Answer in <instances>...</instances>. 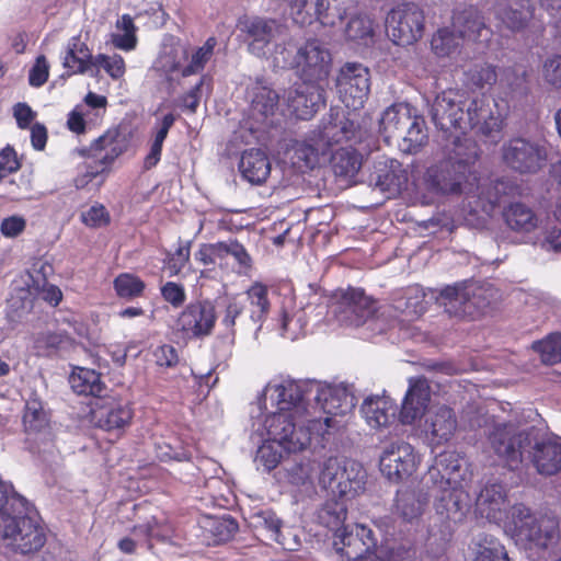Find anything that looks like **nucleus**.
Segmentation results:
<instances>
[{"label":"nucleus","instance_id":"obj_35","mask_svg":"<svg viewBox=\"0 0 561 561\" xmlns=\"http://www.w3.org/2000/svg\"><path fill=\"white\" fill-rule=\"evenodd\" d=\"M69 383L80 396L101 398L106 391L101 374L90 368L77 367L69 377Z\"/></svg>","mask_w":561,"mask_h":561},{"label":"nucleus","instance_id":"obj_31","mask_svg":"<svg viewBox=\"0 0 561 561\" xmlns=\"http://www.w3.org/2000/svg\"><path fill=\"white\" fill-rule=\"evenodd\" d=\"M23 426L27 435L46 436L49 434V416L45 403L36 392H31L25 401Z\"/></svg>","mask_w":561,"mask_h":561},{"label":"nucleus","instance_id":"obj_11","mask_svg":"<svg viewBox=\"0 0 561 561\" xmlns=\"http://www.w3.org/2000/svg\"><path fill=\"white\" fill-rule=\"evenodd\" d=\"M503 163L514 172L535 174L548 161V149L543 141L527 137H513L501 147Z\"/></svg>","mask_w":561,"mask_h":561},{"label":"nucleus","instance_id":"obj_45","mask_svg":"<svg viewBox=\"0 0 561 561\" xmlns=\"http://www.w3.org/2000/svg\"><path fill=\"white\" fill-rule=\"evenodd\" d=\"M263 443L259 446L254 463L257 470L262 472H271L275 469L283 458V453L286 451L284 444L270 438H262Z\"/></svg>","mask_w":561,"mask_h":561},{"label":"nucleus","instance_id":"obj_64","mask_svg":"<svg viewBox=\"0 0 561 561\" xmlns=\"http://www.w3.org/2000/svg\"><path fill=\"white\" fill-rule=\"evenodd\" d=\"M65 335L59 332L46 331L38 333L35 337V347L38 350H45L46 354L56 351L64 343Z\"/></svg>","mask_w":561,"mask_h":561},{"label":"nucleus","instance_id":"obj_36","mask_svg":"<svg viewBox=\"0 0 561 561\" xmlns=\"http://www.w3.org/2000/svg\"><path fill=\"white\" fill-rule=\"evenodd\" d=\"M415 469V456L410 444H401L388 450V479L402 480Z\"/></svg>","mask_w":561,"mask_h":561},{"label":"nucleus","instance_id":"obj_4","mask_svg":"<svg viewBox=\"0 0 561 561\" xmlns=\"http://www.w3.org/2000/svg\"><path fill=\"white\" fill-rule=\"evenodd\" d=\"M335 320L344 327L362 328L364 339L382 342L386 316L380 304L364 289L348 287L335 296L331 305Z\"/></svg>","mask_w":561,"mask_h":561},{"label":"nucleus","instance_id":"obj_47","mask_svg":"<svg viewBox=\"0 0 561 561\" xmlns=\"http://www.w3.org/2000/svg\"><path fill=\"white\" fill-rule=\"evenodd\" d=\"M407 134L399 142V149L403 153L414 154L426 145L428 136L424 129V119L414 116V121L407 127Z\"/></svg>","mask_w":561,"mask_h":561},{"label":"nucleus","instance_id":"obj_59","mask_svg":"<svg viewBox=\"0 0 561 561\" xmlns=\"http://www.w3.org/2000/svg\"><path fill=\"white\" fill-rule=\"evenodd\" d=\"M414 121L412 108L407 103H398L388 107V123H391L397 130H403Z\"/></svg>","mask_w":561,"mask_h":561},{"label":"nucleus","instance_id":"obj_28","mask_svg":"<svg viewBox=\"0 0 561 561\" xmlns=\"http://www.w3.org/2000/svg\"><path fill=\"white\" fill-rule=\"evenodd\" d=\"M430 386L426 379L416 378L411 380L400 412L401 422L411 424L421 416L430 402Z\"/></svg>","mask_w":561,"mask_h":561},{"label":"nucleus","instance_id":"obj_19","mask_svg":"<svg viewBox=\"0 0 561 561\" xmlns=\"http://www.w3.org/2000/svg\"><path fill=\"white\" fill-rule=\"evenodd\" d=\"M217 314L209 300H196L187 304L180 312L175 327L185 337L199 339L211 333Z\"/></svg>","mask_w":561,"mask_h":561},{"label":"nucleus","instance_id":"obj_32","mask_svg":"<svg viewBox=\"0 0 561 561\" xmlns=\"http://www.w3.org/2000/svg\"><path fill=\"white\" fill-rule=\"evenodd\" d=\"M367 473L362 463L352 459L343 460L341 478L336 483L334 496L351 499L365 490Z\"/></svg>","mask_w":561,"mask_h":561},{"label":"nucleus","instance_id":"obj_42","mask_svg":"<svg viewBox=\"0 0 561 561\" xmlns=\"http://www.w3.org/2000/svg\"><path fill=\"white\" fill-rule=\"evenodd\" d=\"M344 499L332 495V499H328L318 511L319 523L335 533L344 526L346 518L347 507Z\"/></svg>","mask_w":561,"mask_h":561},{"label":"nucleus","instance_id":"obj_27","mask_svg":"<svg viewBox=\"0 0 561 561\" xmlns=\"http://www.w3.org/2000/svg\"><path fill=\"white\" fill-rule=\"evenodd\" d=\"M534 16V5L530 0H497L495 18L510 31L524 30Z\"/></svg>","mask_w":561,"mask_h":561},{"label":"nucleus","instance_id":"obj_20","mask_svg":"<svg viewBox=\"0 0 561 561\" xmlns=\"http://www.w3.org/2000/svg\"><path fill=\"white\" fill-rule=\"evenodd\" d=\"M127 147L126 136L117 129H110L104 135L94 139L90 147L81 148L79 150L80 154L93 157L99 162L95 169L91 165L87 167V176L93 179L104 172L116 158L127 150Z\"/></svg>","mask_w":561,"mask_h":561},{"label":"nucleus","instance_id":"obj_23","mask_svg":"<svg viewBox=\"0 0 561 561\" xmlns=\"http://www.w3.org/2000/svg\"><path fill=\"white\" fill-rule=\"evenodd\" d=\"M134 411L128 403L114 399H102L91 412L95 427L121 435L131 424Z\"/></svg>","mask_w":561,"mask_h":561},{"label":"nucleus","instance_id":"obj_62","mask_svg":"<svg viewBox=\"0 0 561 561\" xmlns=\"http://www.w3.org/2000/svg\"><path fill=\"white\" fill-rule=\"evenodd\" d=\"M542 77L548 84L561 89V55L548 57L543 61Z\"/></svg>","mask_w":561,"mask_h":561},{"label":"nucleus","instance_id":"obj_26","mask_svg":"<svg viewBox=\"0 0 561 561\" xmlns=\"http://www.w3.org/2000/svg\"><path fill=\"white\" fill-rule=\"evenodd\" d=\"M471 182H473V191L470 195H467L471 210L490 215L500 203L501 196L505 194L506 183L500 180L495 182L483 180V182H480L476 174H473Z\"/></svg>","mask_w":561,"mask_h":561},{"label":"nucleus","instance_id":"obj_33","mask_svg":"<svg viewBox=\"0 0 561 561\" xmlns=\"http://www.w3.org/2000/svg\"><path fill=\"white\" fill-rule=\"evenodd\" d=\"M457 427L456 417L451 409L442 405L430 411L425 419V432L431 435L432 440L439 445L448 442Z\"/></svg>","mask_w":561,"mask_h":561},{"label":"nucleus","instance_id":"obj_60","mask_svg":"<svg viewBox=\"0 0 561 561\" xmlns=\"http://www.w3.org/2000/svg\"><path fill=\"white\" fill-rule=\"evenodd\" d=\"M162 299L174 309L181 308L186 300V291L182 284L176 282H165L160 287Z\"/></svg>","mask_w":561,"mask_h":561},{"label":"nucleus","instance_id":"obj_13","mask_svg":"<svg viewBox=\"0 0 561 561\" xmlns=\"http://www.w3.org/2000/svg\"><path fill=\"white\" fill-rule=\"evenodd\" d=\"M488 446L511 469L519 466L526 455L530 434L518 431L512 423H493L488 431Z\"/></svg>","mask_w":561,"mask_h":561},{"label":"nucleus","instance_id":"obj_63","mask_svg":"<svg viewBox=\"0 0 561 561\" xmlns=\"http://www.w3.org/2000/svg\"><path fill=\"white\" fill-rule=\"evenodd\" d=\"M51 271L53 266L47 263L34 264L27 273L25 286H32L35 293H39L41 288L48 284L47 278Z\"/></svg>","mask_w":561,"mask_h":561},{"label":"nucleus","instance_id":"obj_14","mask_svg":"<svg viewBox=\"0 0 561 561\" xmlns=\"http://www.w3.org/2000/svg\"><path fill=\"white\" fill-rule=\"evenodd\" d=\"M311 387V391L313 392L312 409H318L328 414L327 417L332 420L330 431L334 427V420L331 415H345L353 411L358 402L356 389L353 383H329L313 380Z\"/></svg>","mask_w":561,"mask_h":561},{"label":"nucleus","instance_id":"obj_58","mask_svg":"<svg viewBox=\"0 0 561 561\" xmlns=\"http://www.w3.org/2000/svg\"><path fill=\"white\" fill-rule=\"evenodd\" d=\"M93 66L103 68L115 80L122 78L125 73V61L119 55L99 54L94 57Z\"/></svg>","mask_w":561,"mask_h":561},{"label":"nucleus","instance_id":"obj_1","mask_svg":"<svg viewBox=\"0 0 561 561\" xmlns=\"http://www.w3.org/2000/svg\"><path fill=\"white\" fill-rule=\"evenodd\" d=\"M432 121L436 127L448 131L459 129L462 134L468 130L497 142L501 138L504 119L495 103L488 99H468L465 92L447 90L438 94L431 106Z\"/></svg>","mask_w":561,"mask_h":561},{"label":"nucleus","instance_id":"obj_51","mask_svg":"<svg viewBox=\"0 0 561 561\" xmlns=\"http://www.w3.org/2000/svg\"><path fill=\"white\" fill-rule=\"evenodd\" d=\"M113 287L119 298L131 300L142 296L146 284L135 274L121 273L114 278Z\"/></svg>","mask_w":561,"mask_h":561},{"label":"nucleus","instance_id":"obj_8","mask_svg":"<svg viewBox=\"0 0 561 561\" xmlns=\"http://www.w3.org/2000/svg\"><path fill=\"white\" fill-rule=\"evenodd\" d=\"M312 385L313 380L273 379L257 397L256 409L268 410L270 404L271 408H277V411H285L296 419H301L310 414L312 409Z\"/></svg>","mask_w":561,"mask_h":561},{"label":"nucleus","instance_id":"obj_53","mask_svg":"<svg viewBox=\"0 0 561 561\" xmlns=\"http://www.w3.org/2000/svg\"><path fill=\"white\" fill-rule=\"evenodd\" d=\"M465 76L467 83L478 89L491 87L497 81L496 68L488 62L472 65Z\"/></svg>","mask_w":561,"mask_h":561},{"label":"nucleus","instance_id":"obj_17","mask_svg":"<svg viewBox=\"0 0 561 561\" xmlns=\"http://www.w3.org/2000/svg\"><path fill=\"white\" fill-rule=\"evenodd\" d=\"M335 87L345 107L352 111L362 108L369 92L368 69L357 62L345 64L336 77Z\"/></svg>","mask_w":561,"mask_h":561},{"label":"nucleus","instance_id":"obj_52","mask_svg":"<svg viewBox=\"0 0 561 561\" xmlns=\"http://www.w3.org/2000/svg\"><path fill=\"white\" fill-rule=\"evenodd\" d=\"M217 44V38L215 36H210L202 46L197 47L192 54L190 62L182 69V76L190 77L201 73L204 70L206 64L213 57Z\"/></svg>","mask_w":561,"mask_h":561},{"label":"nucleus","instance_id":"obj_21","mask_svg":"<svg viewBox=\"0 0 561 561\" xmlns=\"http://www.w3.org/2000/svg\"><path fill=\"white\" fill-rule=\"evenodd\" d=\"M525 458L540 476H554L561 471V437L557 435L536 438L530 435Z\"/></svg>","mask_w":561,"mask_h":561},{"label":"nucleus","instance_id":"obj_46","mask_svg":"<svg viewBox=\"0 0 561 561\" xmlns=\"http://www.w3.org/2000/svg\"><path fill=\"white\" fill-rule=\"evenodd\" d=\"M388 168L390 169V171H388V199L394 198L403 192H409V195L415 197L413 182L419 181V179L413 176L410 183L407 169H403L401 163L397 160H391Z\"/></svg>","mask_w":561,"mask_h":561},{"label":"nucleus","instance_id":"obj_50","mask_svg":"<svg viewBox=\"0 0 561 561\" xmlns=\"http://www.w3.org/2000/svg\"><path fill=\"white\" fill-rule=\"evenodd\" d=\"M204 527L213 535L216 543L230 540L239 529L237 520L230 515L208 517Z\"/></svg>","mask_w":561,"mask_h":561},{"label":"nucleus","instance_id":"obj_22","mask_svg":"<svg viewBox=\"0 0 561 561\" xmlns=\"http://www.w3.org/2000/svg\"><path fill=\"white\" fill-rule=\"evenodd\" d=\"M321 83L301 81L288 91L286 99L288 108L298 119H310L325 105V90Z\"/></svg>","mask_w":561,"mask_h":561},{"label":"nucleus","instance_id":"obj_12","mask_svg":"<svg viewBox=\"0 0 561 561\" xmlns=\"http://www.w3.org/2000/svg\"><path fill=\"white\" fill-rule=\"evenodd\" d=\"M333 546L347 561H386L376 554L378 538L375 531L363 524L342 526L334 535Z\"/></svg>","mask_w":561,"mask_h":561},{"label":"nucleus","instance_id":"obj_3","mask_svg":"<svg viewBox=\"0 0 561 561\" xmlns=\"http://www.w3.org/2000/svg\"><path fill=\"white\" fill-rule=\"evenodd\" d=\"M250 417L252 432L261 438H270L284 444L286 453H298L306 449L311 442L324 447L330 440V417H313L304 426L299 419L289 415L277 408L268 410L256 409V402L251 404Z\"/></svg>","mask_w":561,"mask_h":561},{"label":"nucleus","instance_id":"obj_30","mask_svg":"<svg viewBox=\"0 0 561 561\" xmlns=\"http://www.w3.org/2000/svg\"><path fill=\"white\" fill-rule=\"evenodd\" d=\"M505 225L518 233H530L539 228L540 218L535 210L523 202H511L502 211Z\"/></svg>","mask_w":561,"mask_h":561},{"label":"nucleus","instance_id":"obj_44","mask_svg":"<svg viewBox=\"0 0 561 561\" xmlns=\"http://www.w3.org/2000/svg\"><path fill=\"white\" fill-rule=\"evenodd\" d=\"M360 414L371 430L386 426V389L381 394L368 396L360 405Z\"/></svg>","mask_w":561,"mask_h":561},{"label":"nucleus","instance_id":"obj_55","mask_svg":"<svg viewBox=\"0 0 561 561\" xmlns=\"http://www.w3.org/2000/svg\"><path fill=\"white\" fill-rule=\"evenodd\" d=\"M533 348L540 354L542 363L557 364L561 362V334H550L545 340L535 342Z\"/></svg>","mask_w":561,"mask_h":561},{"label":"nucleus","instance_id":"obj_34","mask_svg":"<svg viewBox=\"0 0 561 561\" xmlns=\"http://www.w3.org/2000/svg\"><path fill=\"white\" fill-rule=\"evenodd\" d=\"M250 114L256 122H264L274 115L279 95L262 82H256L249 91Z\"/></svg>","mask_w":561,"mask_h":561},{"label":"nucleus","instance_id":"obj_56","mask_svg":"<svg viewBox=\"0 0 561 561\" xmlns=\"http://www.w3.org/2000/svg\"><path fill=\"white\" fill-rule=\"evenodd\" d=\"M192 241H179V247L165 259V270L170 277L178 276L190 261Z\"/></svg>","mask_w":561,"mask_h":561},{"label":"nucleus","instance_id":"obj_10","mask_svg":"<svg viewBox=\"0 0 561 561\" xmlns=\"http://www.w3.org/2000/svg\"><path fill=\"white\" fill-rule=\"evenodd\" d=\"M491 291V288L474 283H458L442 289L438 302L449 316L474 320L488 310Z\"/></svg>","mask_w":561,"mask_h":561},{"label":"nucleus","instance_id":"obj_57","mask_svg":"<svg viewBox=\"0 0 561 561\" xmlns=\"http://www.w3.org/2000/svg\"><path fill=\"white\" fill-rule=\"evenodd\" d=\"M243 310V296L232 297L228 299L225 312L221 317V324L229 333L234 336L236 327L241 328V316Z\"/></svg>","mask_w":561,"mask_h":561},{"label":"nucleus","instance_id":"obj_18","mask_svg":"<svg viewBox=\"0 0 561 561\" xmlns=\"http://www.w3.org/2000/svg\"><path fill=\"white\" fill-rule=\"evenodd\" d=\"M451 27L462 41L476 44L480 50L489 47L493 36L484 13L474 5L455 9L451 15Z\"/></svg>","mask_w":561,"mask_h":561},{"label":"nucleus","instance_id":"obj_15","mask_svg":"<svg viewBox=\"0 0 561 561\" xmlns=\"http://www.w3.org/2000/svg\"><path fill=\"white\" fill-rule=\"evenodd\" d=\"M291 67L301 81L324 82L332 68V55L318 39L306 41L296 51Z\"/></svg>","mask_w":561,"mask_h":561},{"label":"nucleus","instance_id":"obj_48","mask_svg":"<svg viewBox=\"0 0 561 561\" xmlns=\"http://www.w3.org/2000/svg\"><path fill=\"white\" fill-rule=\"evenodd\" d=\"M253 525L267 533L268 539L286 548V539L282 534V519L272 510H261L253 515Z\"/></svg>","mask_w":561,"mask_h":561},{"label":"nucleus","instance_id":"obj_54","mask_svg":"<svg viewBox=\"0 0 561 561\" xmlns=\"http://www.w3.org/2000/svg\"><path fill=\"white\" fill-rule=\"evenodd\" d=\"M343 460L337 457H329L320 466L319 484L334 496L336 483L341 478Z\"/></svg>","mask_w":561,"mask_h":561},{"label":"nucleus","instance_id":"obj_43","mask_svg":"<svg viewBox=\"0 0 561 561\" xmlns=\"http://www.w3.org/2000/svg\"><path fill=\"white\" fill-rule=\"evenodd\" d=\"M462 461L455 453H443L435 459V463L430 468L431 478L439 474L447 484L456 486L460 481V469Z\"/></svg>","mask_w":561,"mask_h":561},{"label":"nucleus","instance_id":"obj_49","mask_svg":"<svg viewBox=\"0 0 561 561\" xmlns=\"http://www.w3.org/2000/svg\"><path fill=\"white\" fill-rule=\"evenodd\" d=\"M461 41L451 26L443 27L433 35L431 46L438 57H448L458 51Z\"/></svg>","mask_w":561,"mask_h":561},{"label":"nucleus","instance_id":"obj_16","mask_svg":"<svg viewBox=\"0 0 561 561\" xmlns=\"http://www.w3.org/2000/svg\"><path fill=\"white\" fill-rule=\"evenodd\" d=\"M388 38L398 46L412 45L421 38L424 28L423 10L413 2H404L388 12Z\"/></svg>","mask_w":561,"mask_h":561},{"label":"nucleus","instance_id":"obj_41","mask_svg":"<svg viewBox=\"0 0 561 561\" xmlns=\"http://www.w3.org/2000/svg\"><path fill=\"white\" fill-rule=\"evenodd\" d=\"M472 545L473 561H510L505 547L491 535H478Z\"/></svg>","mask_w":561,"mask_h":561},{"label":"nucleus","instance_id":"obj_2","mask_svg":"<svg viewBox=\"0 0 561 561\" xmlns=\"http://www.w3.org/2000/svg\"><path fill=\"white\" fill-rule=\"evenodd\" d=\"M478 157L474 141L454 137L448 158L431 165L419 181L413 182L415 199L422 205H430L439 196L470 195L473 191L470 164Z\"/></svg>","mask_w":561,"mask_h":561},{"label":"nucleus","instance_id":"obj_25","mask_svg":"<svg viewBox=\"0 0 561 561\" xmlns=\"http://www.w3.org/2000/svg\"><path fill=\"white\" fill-rule=\"evenodd\" d=\"M507 502L505 490L501 484L485 485L476 501V511L489 522L501 525L511 522V514L507 515Z\"/></svg>","mask_w":561,"mask_h":561},{"label":"nucleus","instance_id":"obj_39","mask_svg":"<svg viewBox=\"0 0 561 561\" xmlns=\"http://www.w3.org/2000/svg\"><path fill=\"white\" fill-rule=\"evenodd\" d=\"M62 65L72 73H84L94 65V57L85 44L73 37L67 46Z\"/></svg>","mask_w":561,"mask_h":561},{"label":"nucleus","instance_id":"obj_24","mask_svg":"<svg viewBox=\"0 0 561 561\" xmlns=\"http://www.w3.org/2000/svg\"><path fill=\"white\" fill-rule=\"evenodd\" d=\"M268 288L260 282L252 284L243 294V310L241 316V329L250 330L255 327L253 337L259 340L263 323L270 312Z\"/></svg>","mask_w":561,"mask_h":561},{"label":"nucleus","instance_id":"obj_40","mask_svg":"<svg viewBox=\"0 0 561 561\" xmlns=\"http://www.w3.org/2000/svg\"><path fill=\"white\" fill-rule=\"evenodd\" d=\"M427 501L426 495L423 493H415L410 489H401L397 493L394 507L404 520L411 522L422 514Z\"/></svg>","mask_w":561,"mask_h":561},{"label":"nucleus","instance_id":"obj_9","mask_svg":"<svg viewBox=\"0 0 561 561\" xmlns=\"http://www.w3.org/2000/svg\"><path fill=\"white\" fill-rule=\"evenodd\" d=\"M239 30L251 55L257 58H274L286 51L288 39L287 26L277 19L265 16H245L239 20Z\"/></svg>","mask_w":561,"mask_h":561},{"label":"nucleus","instance_id":"obj_61","mask_svg":"<svg viewBox=\"0 0 561 561\" xmlns=\"http://www.w3.org/2000/svg\"><path fill=\"white\" fill-rule=\"evenodd\" d=\"M221 259L230 255L232 256L241 268H249L251 266V257L240 242L237 240L221 241Z\"/></svg>","mask_w":561,"mask_h":561},{"label":"nucleus","instance_id":"obj_29","mask_svg":"<svg viewBox=\"0 0 561 561\" xmlns=\"http://www.w3.org/2000/svg\"><path fill=\"white\" fill-rule=\"evenodd\" d=\"M238 168L241 176L252 185L262 184L271 173L268 157L257 148L243 151Z\"/></svg>","mask_w":561,"mask_h":561},{"label":"nucleus","instance_id":"obj_7","mask_svg":"<svg viewBox=\"0 0 561 561\" xmlns=\"http://www.w3.org/2000/svg\"><path fill=\"white\" fill-rule=\"evenodd\" d=\"M356 134V126L353 121L345 118L337 111H331L323 119L321 127L311 133L307 139L297 144L295 153L305 162L307 168H314L320 163V157L329 153L333 145L344 140L350 141Z\"/></svg>","mask_w":561,"mask_h":561},{"label":"nucleus","instance_id":"obj_5","mask_svg":"<svg viewBox=\"0 0 561 561\" xmlns=\"http://www.w3.org/2000/svg\"><path fill=\"white\" fill-rule=\"evenodd\" d=\"M1 518L0 538L21 554L38 551L46 542V531L34 506L25 499Z\"/></svg>","mask_w":561,"mask_h":561},{"label":"nucleus","instance_id":"obj_37","mask_svg":"<svg viewBox=\"0 0 561 561\" xmlns=\"http://www.w3.org/2000/svg\"><path fill=\"white\" fill-rule=\"evenodd\" d=\"M377 24L367 14L353 15L346 24L345 36L358 46L370 47L375 44Z\"/></svg>","mask_w":561,"mask_h":561},{"label":"nucleus","instance_id":"obj_6","mask_svg":"<svg viewBox=\"0 0 561 561\" xmlns=\"http://www.w3.org/2000/svg\"><path fill=\"white\" fill-rule=\"evenodd\" d=\"M505 533L526 549L548 550L560 539L559 520L550 515H535L518 504L511 510V522L505 523Z\"/></svg>","mask_w":561,"mask_h":561},{"label":"nucleus","instance_id":"obj_38","mask_svg":"<svg viewBox=\"0 0 561 561\" xmlns=\"http://www.w3.org/2000/svg\"><path fill=\"white\" fill-rule=\"evenodd\" d=\"M331 165L335 176L350 181L362 168V157L352 147L337 149L331 156Z\"/></svg>","mask_w":561,"mask_h":561}]
</instances>
